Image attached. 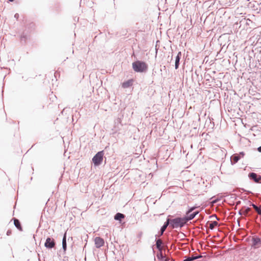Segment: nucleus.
Segmentation results:
<instances>
[{
	"mask_svg": "<svg viewBox=\"0 0 261 261\" xmlns=\"http://www.w3.org/2000/svg\"><path fill=\"white\" fill-rule=\"evenodd\" d=\"M134 70L137 72H144L147 71V65L143 61H137L132 64Z\"/></svg>",
	"mask_w": 261,
	"mask_h": 261,
	"instance_id": "f257e3e1",
	"label": "nucleus"
},
{
	"mask_svg": "<svg viewBox=\"0 0 261 261\" xmlns=\"http://www.w3.org/2000/svg\"><path fill=\"white\" fill-rule=\"evenodd\" d=\"M170 221V225L172 228L182 227L186 223L185 218H176L173 219H168Z\"/></svg>",
	"mask_w": 261,
	"mask_h": 261,
	"instance_id": "f03ea898",
	"label": "nucleus"
},
{
	"mask_svg": "<svg viewBox=\"0 0 261 261\" xmlns=\"http://www.w3.org/2000/svg\"><path fill=\"white\" fill-rule=\"evenodd\" d=\"M103 151L98 152L92 158V162L95 166H98L101 164L103 156Z\"/></svg>",
	"mask_w": 261,
	"mask_h": 261,
	"instance_id": "7ed1b4c3",
	"label": "nucleus"
},
{
	"mask_svg": "<svg viewBox=\"0 0 261 261\" xmlns=\"http://www.w3.org/2000/svg\"><path fill=\"white\" fill-rule=\"evenodd\" d=\"M44 246L46 248L51 249L55 246V242L54 239L48 237L44 244Z\"/></svg>",
	"mask_w": 261,
	"mask_h": 261,
	"instance_id": "20e7f679",
	"label": "nucleus"
},
{
	"mask_svg": "<svg viewBox=\"0 0 261 261\" xmlns=\"http://www.w3.org/2000/svg\"><path fill=\"white\" fill-rule=\"evenodd\" d=\"M250 179L253 180L255 182L257 183H261V176L259 175H257L255 173L251 172L248 175Z\"/></svg>",
	"mask_w": 261,
	"mask_h": 261,
	"instance_id": "39448f33",
	"label": "nucleus"
},
{
	"mask_svg": "<svg viewBox=\"0 0 261 261\" xmlns=\"http://www.w3.org/2000/svg\"><path fill=\"white\" fill-rule=\"evenodd\" d=\"M95 245L97 248L102 247L105 243L104 240L100 237H96L94 240Z\"/></svg>",
	"mask_w": 261,
	"mask_h": 261,
	"instance_id": "423d86ee",
	"label": "nucleus"
},
{
	"mask_svg": "<svg viewBox=\"0 0 261 261\" xmlns=\"http://www.w3.org/2000/svg\"><path fill=\"white\" fill-rule=\"evenodd\" d=\"M261 244V240L259 238L256 237L252 239V246L254 248H258V245Z\"/></svg>",
	"mask_w": 261,
	"mask_h": 261,
	"instance_id": "0eeeda50",
	"label": "nucleus"
},
{
	"mask_svg": "<svg viewBox=\"0 0 261 261\" xmlns=\"http://www.w3.org/2000/svg\"><path fill=\"white\" fill-rule=\"evenodd\" d=\"M199 213V212H195L192 214H189V215H187L186 217H185V220L186 221V222L188 221L191 220L195 218V217Z\"/></svg>",
	"mask_w": 261,
	"mask_h": 261,
	"instance_id": "6e6552de",
	"label": "nucleus"
},
{
	"mask_svg": "<svg viewBox=\"0 0 261 261\" xmlns=\"http://www.w3.org/2000/svg\"><path fill=\"white\" fill-rule=\"evenodd\" d=\"M181 56V53L179 51L175 58V69H177L179 67V61Z\"/></svg>",
	"mask_w": 261,
	"mask_h": 261,
	"instance_id": "1a4fd4ad",
	"label": "nucleus"
},
{
	"mask_svg": "<svg viewBox=\"0 0 261 261\" xmlns=\"http://www.w3.org/2000/svg\"><path fill=\"white\" fill-rule=\"evenodd\" d=\"M170 225V221L168 219H167L166 221L164 223V225L162 226L161 230H160V235L162 236L164 232L168 226Z\"/></svg>",
	"mask_w": 261,
	"mask_h": 261,
	"instance_id": "9d476101",
	"label": "nucleus"
},
{
	"mask_svg": "<svg viewBox=\"0 0 261 261\" xmlns=\"http://www.w3.org/2000/svg\"><path fill=\"white\" fill-rule=\"evenodd\" d=\"M241 157L239 155L234 154L231 158V162L232 164H234L238 162Z\"/></svg>",
	"mask_w": 261,
	"mask_h": 261,
	"instance_id": "9b49d317",
	"label": "nucleus"
},
{
	"mask_svg": "<svg viewBox=\"0 0 261 261\" xmlns=\"http://www.w3.org/2000/svg\"><path fill=\"white\" fill-rule=\"evenodd\" d=\"M162 244L163 242L161 239H158L156 240V246L159 250H162Z\"/></svg>",
	"mask_w": 261,
	"mask_h": 261,
	"instance_id": "f8f14e48",
	"label": "nucleus"
},
{
	"mask_svg": "<svg viewBox=\"0 0 261 261\" xmlns=\"http://www.w3.org/2000/svg\"><path fill=\"white\" fill-rule=\"evenodd\" d=\"M124 218V215L121 213H117L115 216L114 219L116 220H119L121 221L122 219Z\"/></svg>",
	"mask_w": 261,
	"mask_h": 261,
	"instance_id": "ddd939ff",
	"label": "nucleus"
},
{
	"mask_svg": "<svg viewBox=\"0 0 261 261\" xmlns=\"http://www.w3.org/2000/svg\"><path fill=\"white\" fill-rule=\"evenodd\" d=\"M66 235V233H65L64 234V236L63 240H62V247L64 251H65L66 250V248H67Z\"/></svg>",
	"mask_w": 261,
	"mask_h": 261,
	"instance_id": "4468645a",
	"label": "nucleus"
},
{
	"mask_svg": "<svg viewBox=\"0 0 261 261\" xmlns=\"http://www.w3.org/2000/svg\"><path fill=\"white\" fill-rule=\"evenodd\" d=\"M201 257V256H193L191 257H186L184 260V261H193L195 259L200 258Z\"/></svg>",
	"mask_w": 261,
	"mask_h": 261,
	"instance_id": "2eb2a0df",
	"label": "nucleus"
},
{
	"mask_svg": "<svg viewBox=\"0 0 261 261\" xmlns=\"http://www.w3.org/2000/svg\"><path fill=\"white\" fill-rule=\"evenodd\" d=\"M14 224L18 229L22 230L20 223L18 220L15 219L14 221Z\"/></svg>",
	"mask_w": 261,
	"mask_h": 261,
	"instance_id": "dca6fc26",
	"label": "nucleus"
},
{
	"mask_svg": "<svg viewBox=\"0 0 261 261\" xmlns=\"http://www.w3.org/2000/svg\"><path fill=\"white\" fill-rule=\"evenodd\" d=\"M218 225V223L216 221H213L210 224L209 228L211 229H213L214 227Z\"/></svg>",
	"mask_w": 261,
	"mask_h": 261,
	"instance_id": "f3484780",
	"label": "nucleus"
},
{
	"mask_svg": "<svg viewBox=\"0 0 261 261\" xmlns=\"http://www.w3.org/2000/svg\"><path fill=\"white\" fill-rule=\"evenodd\" d=\"M159 251H160V253H158V254H157V255H156V256H157V257H158L159 259H162V260H163V259H164V258H165V256H164V255H163V253H162V250H159Z\"/></svg>",
	"mask_w": 261,
	"mask_h": 261,
	"instance_id": "a211bd4d",
	"label": "nucleus"
},
{
	"mask_svg": "<svg viewBox=\"0 0 261 261\" xmlns=\"http://www.w3.org/2000/svg\"><path fill=\"white\" fill-rule=\"evenodd\" d=\"M130 86V82L127 81L124 82L122 84V87L124 88H128Z\"/></svg>",
	"mask_w": 261,
	"mask_h": 261,
	"instance_id": "6ab92c4d",
	"label": "nucleus"
},
{
	"mask_svg": "<svg viewBox=\"0 0 261 261\" xmlns=\"http://www.w3.org/2000/svg\"><path fill=\"white\" fill-rule=\"evenodd\" d=\"M251 211V208L250 207H247L243 212V215H247L249 212Z\"/></svg>",
	"mask_w": 261,
	"mask_h": 261,
	"instance_id": "aec40b11",
	"label": "nucleus"
},
{
	"mask_svg": "<svg viewBox=\"0 0 261 261\" xmlns=\"http://www.w3.org/2000/svg\"><path fill=\"white\" fill-rule=\"evenodd\" d=\"M195 207H191L188 211L186 213V215H189L190 213H191L192 211H193L195 209Z\"/></svg>",
	"mask_w": 261,
	"mask_h": 261,
	"instance_id": "412c9836",
	"label": "nucleus"
},
{
	"mask_svg": "<svg viewBox=\"0 0 261 261\" xmlns=\"http://www.w3.org/2000/svg\"><path fill=\"white\" fill-rule=\"evenodd\" d=\"M164 261H174L173 259H171L169 257H165L164 259H163Z\"/></svg>",
	"mask_w": 261,
	"mask_h": 261,
	"instance_id": "4be33fe9",
	"label": "nucleus"
},
{
	"mask_svg": "<svg viewBox=\"0 0 261 261\" xmlns=\"http://www.w3.org/2000/svg\"><path fill=\"white\" fill-rule=\"evenodd\" d=\"M256 212L258 215H261V207H259L256 210Z\"/></svg>",
	"mask_w": 261,
	"mask_h": 261,
	"instance_id": "5701e85b",
	"label": "nucleus"
},
{
	"mask_svg": "<svg viewBox=\"0 0 261 261\" xmlns=\"http://www.w3.org/2000/svg\"><path fill=\"white\" fill-rule=\"evenodd\" d=\"M244 154H244V153L243 152H241L240 153V154H239V155L240 156H241H241L243 157V156L244 155Z\"/></svg>",
	"mask_w": 261,
	"mask_h": 261,
	"instance_id": "b1692460",
	"label": "nucleus"
},
{
	"mask_svg": "<svg viewBox=\"0 0 261 261\" xmlns=\"http://www.w3.org/2000/svg\"><path fill=\"white\" fill-rule=\"evenodd\" d=\"M14 17L16 18V19H18V17H19V14L16 13L14 15Z\"/></svg>",
	"mask_w": 261,
	"mask_h": 261,
	"instance_id": "393cba45",
	"label": "nucleus"
},
{
	"mask_svg": "<svg viewBox=\"0 0 261 261\" xmlns=\"http://www.w3.org/2000/svg\"><path fill=\"white\" fill-rule=\"evenodd\" d=\"M250 205L252 206L253 208H254L256 206L255 204H254V203H250Z\"/></svg>",
	"mask_w": 261,
	"mask_h": 261,
	"instance_id": "a878e982",
	"label": "nucleus"
},
{
	"mask_svg": "<svg viewBox=\"0 0 261 261\" xmlns=\"http://www.w3.org/2000/svg\"><path fill=\"white\" fill-rule=\"evenodd\" d=\"M257 150L261 152V146L257 148Z\"/></svg>",
	"mask_w": 261,
	"mask_h": 261,
	"instance_id": "bb28decb",
	"label": "nucleus"
},
{
	"mask_svg": "<svg viewBox=\"0 0 261 261\" xmlns=\"http://www.w3.org/2000/svg\"><path fill=\"white\" fill-rule=\"evenodd\" d=\"M259 207H258L257 206H255V207L254 208V210H255V211H256V210H257L258 208Z\"/></svg>",
	"mask_w": 261,
	"mask_h": 261,
	"instance_id": "cd10ccee",
	"label": "nucleus"
},
{
	"mask_svg": "<svg viewBox=\"0 0 261 261\" xmlns=\"http://www.w3.org/2000/svg\"><path fill=\"white\" fill-rule=\"evenodd\" d=\"M10 233H11V231H8L7 232V235H9Z\"/></svg>",
	"mask_w": 261,
	"mask_h": 261,
	"instance_id": "c85d7f7f",
	"label": "nucleus"
},
{
	"mask_svg": "<svg viewBox=\"0 0 261 261\" xmlns=\"http://www.w3.org/2000/svg\"><path fill=\"white\" fill-rule=\"evenodd\" d=\"M239 214H240V215H242V214H243V213H242V212H241V211H239Z\"/></svg>",
	"mask_w": 261,
	"mask_h": 261,
	"instance_id": "c756f323",
	"label": "nucleus"
},
{
	"mask_svg": "<svg viewBox=\"0 0 261 261\" xmlns=\"http://www.w3.org/2000/svg\"><path fill=\"white\" fill-rule=\"evenodd\" d=\"M212 217H215L218 220H219V219L217 218V217L215 215V216H212Z\"/></svg>",
	"mask_w": 261,
	"mask_h": 261,
	"instance_id": "7c9ffc66",
	"label": "nucleus"
}]
</instances>
